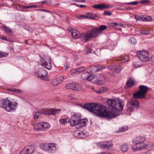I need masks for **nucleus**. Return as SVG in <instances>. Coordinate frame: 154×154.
Listing matches in <instances>:
<instances>
[{"label": "nucleus", "mask_w": 154, "mask_h": 154, "mask_svg": "<svg viewBox=\"0 0 154 154\" xmlns=\"http://www.w3.org/2000/svg\"><path fill=\"white\" fill-rule=\"evenodd\" d=\"M109 108L116 112L111 111L107 110L103 108V106H100L96 103H86L84 105H80V106L86 109L92 113H94L97 116L112 119L119 115L117 112L122 111L125 105L124 102L121 99L118 98L115 100H109L107 101Z\"/></svg>", "instance_id": "nucleus-1"}, {"label": "nucleus", "mask_w": 154, "mask_h": 154, "mask_svg": "<svg viewBox=\"0 0 154 154\" xmlns=\"http://www.w3.org/2000/svg\"><path fill=\"white\" fill-rule=\"evenodd\" d=\"M2 104V108L6 111L10 112H15L18 106L17 101H10L7 98L3 99Z\"/></svg>", "instance_id": "nucleus-2"}, {"label": "nucleus", "mask_w": 154, "mask_h": 154, "mask_svg": "<svg viewBox=\"0 0 154 154\" xmlns=\"http://www.w3.org/2000/svg\"><path fill=\"white\" fill-rule=\"evenodd\" d=\"M146 140V137L144 136H139L134 138L132 141V142L134 144L132 146L131 149L134 151L142 149L139 147H142Z\"/></svg>", "instance_id": "nucleus-3"}, {"label": "nucleus", "mask_w": 154, "mask_h": 154, "mask_svg": "<svg viewBox=\"0 0 154 154\" xmlns=\"http://www.w3.org/2000/svg\"><path fill=\"white\" fill-rule=\"evenodd\" d=\"M97 27H95L88 32H84L82 35V37L84 38L86 42H88V40L92 38H95L98 36L100 34Z\"/></svg>", "instance_id": "nucleus-4"}, {"label": "nucleus", "mask_w": 154, "mask_h": 154, "mask_svg": "<svg viewBox=\"0 0 154 154\" xmlns=\"http://www.w3.org/2000/svg\"><path fill=\"white\" fill-rule=\"evenodd\" d=\"M40 57L41 60L39 64L48 70L51 69L52 67L50 58L47 55L43 54L41 55Z\"/></svg>", "instance_id": "nucleus-5"}, {"label": "nucleus", "mask_w": 154, "mask_h": 154, "mask_svg": "<svg viewBox=\"0 0 154 154\" xmlns=\"http://www.w3.org/2000/svg\"><path fill=\"white\" fill-rule=\"evenodd\" d=\"M140 90L133 95V97L136 99H142L145 97V94H146L149 90L147 86L144 85L139 86Z\"/></svg>", "instance_id": "nucleus-6"}, {"label": "nucleus", "mask_w": 154, "mask_h": 154, "mask_svg": "<svg viewBox=\"0 0 154 154\" xmlns=\"http://www.w3.org/2000/svg\"><path fill=\"white\" fill-rule=\"evenodd\" d=\"M129 104L130 106H128L126 109L127 114L130 115L131 112L139 108V102L137 100H131L129 102Z\"/></svg>", "instance_id": "nucleus-7"}, {"label": "nucleus", "mask_w": 154, "mask_h": 154, "mask_svg": "<svg viewBox=\"0 0 154 154\" xmlns=\"http://www.w3.org/2000/svg\"><path fill=\"white\" fill-rule=\"evenodd\" d=\"M138 58L142 62H146L149 60L148 53L146 51H140L137 53Z\"/></svg>", "instance_id": "nucleus-8"}, {"label": "nucleus", "mask_w": 154, "mask_h": 154, "mask_svg": "<svg viewBox=\"0 0 154 154\" xmlns=\"http://www.w3.org/2000/svg\"><path fill=\"white\" fill-rule=\"evenodd\" d=\"M81 117V115L79 113H73L70 119V125L73 127L75 126V124L77 122V120L80 119Z\"/></svg>", "instance_id": "nucleus-9"}, {"label": "nucleus", "mask_w": 154, "mask_h": 154, "mask_svg": "<svg viewBox=\"0 0 154 154\" xmlns=\"http://www.w3.org/2000/svg\"><path fill=\"white\" fill-rule=\"evenodd\" d=\"M61 109H46L40 111L41 114L45 115H55L59 113Z\"/></svg>", "instance_id": "nucleus-10"}, {"label": "nucleus", "mask_w": 154, "mask_h": 154, "mask_svg": "<svg viewBox=\"0 0 154 154\" xmlns=\"http://www.w3.org/2000/svg\"><path fill=\"white\" fill-rule=\"evenodd\" d=\"M35 150V148L32 146H26L20 151V154H31Z\"/></svg>", "instance_id": "nucleus-11"}, {"label": "nucleus", "mask_w": 154, "mask_h": 154, "mask_svg": "<svg viewBox=\"0 0 154 154\" xmlns=\"http://www.w3.org/2000/svg\"><path fill=\"white\" fill-rule=\"evenodd\" d=\"M97 145L99 147L102 148H109L112 146V143L109 141L101 142L97 143Z\"/></svg>", "instance_id": "nucleus-12"}, {"label": "nucleus", "mask_w": 154, "mask_h": 154, "mask_svg": "<svg viewBox=\"0 0 154 154\" xmlns=\"http://www.w3.org/2000/svg\"><path fill=\"white\" fill-rule=\"evenodd\" d=\"M68 30L71 32L72 36L74 39L78 38L80 37L83 40H85L84 38L82 37V35L83 33L80 34L79 31L73 29Z\"/></svg>", "instance_id": "nucleus-13"}, {"label": "nucleus", "mask_w": 154, "mask_h": 154, "mask_svg": "<svg viewBox=\"0 0 154 154\" xmlns=\"http://www.w3.org/2000/svg\"><path fill=\"white\" fill-rule=\"evenodd\" d=\"M47 75V72L46 70L42 69L41 71H38L35 74V75L43 80L45 79V76Z\"/></svg>", "instance_id": "nucleus-14"}, {"label": "nucleus", "mask_w": 154, "mask_h": 154, "mask_svg": "<svg viewBox=\"0 0 154 154\" xmlns=\"http://www.w3.org/2000/svg\"><path fill=\"white\" fill-rule=\"evenodd\" d=\"M64 79V77L63 76H59L53 80L51 83L54 86H56L61 83Z\"/></svg>", "instance_id": "nucleus-15"}, {"label": "nucleus", "mask_w": 154, "mask_h": 154, "mask_svg": "<svg viewBox=\"0 0 154 154\" xmlns=\"http://www.w3.org/2000/svg\"><path fill=\"white\" fill-rule=\"evenodd\" d=\"M104 67L103 66L98 65L97 66H92L89 68L90 71L92 73L96 72L99 71L101 69H103Z\"/></svg>", "instance_id": "nucleus-16"}, {"label": "nucleus", "mask_w": 154, "mask_h": 154, "mask_svg": "<svg viewBox=\"0 0 154 154\" xmlns=\"http://www.w3.org/2000/svg\"><path fill=\"white\" fill-rule=\"evenodd\" d=\"M105 78L103 75H99L98 79L94 80V83L99 85H102L105 82Z\"/></svg>", "instance_id": "nucleus-17"}, {"label": "nucleus", "mask_w": 154, "mask_h": 154, "mask_svg": "<svg viewBox=\"0 0 154 154\" xmlns=\"http://www.w3.org/2000/svg\"><path fill=\"white\" fill-rule=\"evenodd\" d=\"M88 120L86 119H79L77 120V122L75 124V126L78 125L79 127L78 128H81L86 125V123Z\"/></svg>", "instance_id": "nucleus-18"}, {"label": "nucleus", "mask_w": 154, "mask_h": 154, "mask_svg": "<svg viewBox=\"0 0 154 154\" xmlns=\"http://www.w3.org/2000/svg\"><path fill=\"white\" fill-rule=\"evenodd\" d=\"M57 148L56 147V144L54 143H49L47 151L50 153H54L56 152Z\"/></svg>", "instance_id": "nucleus-19"}, {"label": "nucleus", "mask_w": 154, "mask_h": 154, "mask_svg": "<svg viewBox=\"0 0 154 154\" xmlns=\"http://www.w3.org/2000/svg\"><path fill=\"white\" fill-rule=\"evenodd\" d=\"M110 5H107L106 4H95L93 6L94 8H97L100 10L110 8Z\"/></svg>", "instance_id": "nucleus-20"}, {"label": "nucleus", "mask_w": 154, "mask_h": 154, "mask_svg": "<svg viewBox=\"0 0 154 154\" xmlns=\"http://www.w3.org/2000/svg\"><path fill=\"white\" fill-rule=\"evenodd\" d=\"M150 1L149 0H142L139 2L137 1H135L130 2L126 3L125 4L127 5H135L137 4L138 3L144 4L146 3H150Z\"/></svg>", "instance_id": "nucleus-21"}, {"label": "nucleus", "mask_w": 154, "mask_h": 154, "mask_svg": "<svg viewBox=\"0 0 154 154\" xmlns=\"http://www.w3.org/2000/svg\"><path fill=\"white\" fill-rule=\"evenodd\" d=\"M128 60L129 57L128 56L122 55L118 57L116 60L119 63H123L128 61Z\"/></svg>", "instance_id": "nucleus-22"}, {"label": "nucleus", "mask_w": 154, "mask_h": 154, "mask_svg": "<svg viewBox=\"0 0 154 154\" xmlns=\"http://www.w3.org/2000/svg\"><path fill=\"white\" fill-rule=\"evenodd\" d=\"M85 17L88 19H95V17H98L97 15L93 13L88 12L87 13Z\"/></svg>", "instance_id": "nucleus-23"}, {"label": "nucleus", "mask_w": 154, "mask_h": 154, "mask_svg": "<svg viewBox=\"0 0 154 154\" xmlns=\"http://www.w3.org/2000/svg\"><path fill=\"white\" fill-rule=\"evenodd\" d=\"M2 27L4 29V31L8 35L11 36L12 35L13 32L10 28L6 26L5 25H3Z\"/></svg>", "instance_id": "nucleus-24"}, {"label": "nucleus", "mask_w": 154, "mask_h": 154, "mask_svg": "<svg viewBox=\"0 0 154 154\" xmlns=\"http://www.w3.org/2000/svg\"><path fill=\"white\" fill-rule=\"evenodd\" d=\"M41 125L42 131H45L48 129L50 126L49 123L44 122H41Z\"/></svg>", "instance_id": "nucleus-25"}, {"label": "nucleus", "mask_w": 154, "mask_h": 154, "mask_svg": "<svg viewBox=\"0 0 154 154\" xmlns=\"http://www.w3.org/2000/svg\"><path fill=\"white\" fill-rule=\"evenodd\" d=\"M82 90V86L77 83H74L73 91H80Z\"/></svg>", "instance_id": "nucleus-26"}, {"label": "nucleus", "mask_w": 154, "mask_h": 154, "mask_svg": "<svg viewBox=\"0 0 154 154\" xmlns=\"http://www.w3.org/2000/svg\"><path fill=\"white\" fill-rule=\"evenodd\" d=\"M129 146L128 144L125 143L122 145L120 147V150L122 151L125 152L127 151L129 149Z\"/></svg>", "instance_id": "nucleus-27"}, {"label": "nucleus", "mask_w": 154, "mask_h": 154, "mask_svg": "<svg viewBox=\"0 0 154 154\" xmlns=\"http://www.w3.org/2000/svg\"><path fill=\"white\" fill-rule=\"evenodd\" d=\"M70 119L68 118H66L64 119H61L59 120V123L61 125H64L66 123L70 122Z\"/></svg>", "instance_id": "nucleus-28"}, {"label": "nucleus", "mask_w": 154, "mask_h": 154, "mask_svg": "<svg viewBox=\"0 0 154 154\" xmlns=\"http://www.w3.org/2000/svg\"><path fill=\"white\" fill-rule=\"evenodd\" d=\"M33 128L34 129L35 131H42V129H41V122L34 125Z\"/></svg>", "instance_id": "nucleus-29"}, {"label": "nucleus", "mask_w": 154, "mask_h": 154, "mask_svg": "<svg viewBox=\"0 0 154 154\" xmlns=\"http://www.w3.org/2000/svg\"><path fill=\"white\" fill-rule=\"evenodd\" d=\"M154 144L153 143L148 142L146 143H144L143 146L141 147H139L140 148H142V149L146 148H150L152 147Z\"/></svg>", "instance_id": "nucleus-30"}, {"label": "nucleus", "mask_w": 154, "mask_h": 154, "mask_svg": "<svg viewBox=\"0 0 154 154\" xmlns=\"http://www.w3.org/2000/svg\"><path fill=\"white\" fill-rule=\"evenodd\" d=\"M48 145V143H42L39 145V147L43 150L47 151Z\"/></svg>", "instance_id": "nucleus-31"}, {"label": "nucleus", "mask_w": 154, "mask_h": 154, "mask_svg": "<svg viewBox=\"0 0 154 154\" xmlns=\"http://www.w3.org/2000/svg\"><path fill=\"white\" fill-rule=\"evenodd\" d=\"M113 71L116 73H119L122 69V67L120 65H118L113 66Z\"/></svg>", "instance_id": "nucleus-32"}, {"label": "nucleus", "mask_w": 154, "mask_h": 154, "mask_svg": "<svg viewBox=\"0 0 154 154\" xmlns=\"http://www.w3.org/2000/svg\"><path fill=\"white\" fill-rule=\"evenodd\" d=\"M134 80L132 78H130L128 80L126 84L128 87H130L134 85Z\"/></svg>", "instance_id": "nucleus-33"}, {"label": "nucleus", "mask_w": 154, "mask_h": 154, "mask_svg": "<svg viewBox=\"0 0 154 154\" xmlns=\"http://www.w3.org/2000/svg\"><path fill=\"white\" fill-rule=\"evenodd\" d=\"M107 88L105 87H103L99 89V91L97 92L99 94L106 92V91Z\"/></svg>", "instance_id": "nucleus-34"}, {"label": "nucleus", "mask_w": 154, "mask_h": 154, "mask_svg": "<svg viewBox=\"0 0 154 154\" xmlns=\"http://www.w3.org/2000/svg\"><path fill=\"white\" fill-rule=\"evenodd\" d=\"M74 84L73 83H68L66 85V87L67 89H71L73 90Z\"/></svg>", "instance_id": "nucleus-35"}, {"label": "nucleus", "mask_w": 154, "mask_h": 154, "mask_svg": "<svg viewBox=\"0 0 154 154\" xmlns=\"http://www.w3.org/2000/svg\"><path fill=\"white\" fill-rule=\"evenodd\" d=\"M88 73H84L82 74L81 77V79L83 80H87L88 77Z\"/></svg>", "instance_id": "nucleus-36"}, {"label": "nucleus", "mask_w": 154, "mask_h": 154, "mask_svg": "<svg viewBox=\"0 0 154 154\" xmlns=\"http://www.w3.org/2000/svg\"><path fill=\"white\" fill-rule=\"evenodd\" d=\"M107 29V26L105 25H101L99 26L98 28V30L100 33L101 32V31L106 29Z\"/></svg>", "instance_id": "nucleus-37"}, {"label": "nucleus", "mask_w": 154, "mask_h": 154, "mask_svg": "<svg viewBox=\"0 0 154 154\" xmlns=\"http://www.w3.org/2000/svg\"><path fill=\"white\" fill-rule=\"evenodd\" d=\"M41 114V113L40 111L35 112L34 115V119H37L40 116Z\"/></svg>", "instance_id": "nucleus-38"}, {"label": "nucleus", "mask_w": 154, "mask_h": 154, "mask_svg": "<svg viewBox=\"0 0 154 154\" xmlns=\"http://www.w3.org/2000/svg\"><path fill=\"white\" fill-rule=\"evenodd\" d=\"M86 67L84 66L81 67L77 69L79 74L85 71L86 70Z\"/></svg>", "instance_id": "nucleus-39"}, {"label": "nucleus", "mask_w": 154, "mask_h": 154, "mask_svg": "<svg viewBox=\"0 0 154 154\" xmlns=\"http://www.w3.org/2000/svg\"><path fill=\"white\" fill-rule=\"evenodd\" d=\"M139 33L143 35H146L150 34L149 31L145 30H140L139 31Z\"/></svg>", "instance_id": "nucleus-40"}, {"label": "nucleus", "mask_w": 154, "mask_h": 154, "mask_svg": "<svg viewBox=\"0 0 154 154\" xmlns=\"http://www.w3.org/2000/svg\"><path fill=\"white\" fill-rule=\"evenodd\" d=\"M129 41V42L132 45H134L137 42L136 39L133 37H131Z\"/></svg>", "instance_id": "nucleus-41"}, {"label": "nucleus", "mask_w": 154, "mask_h": 154, "mask_svg": "<svg viewBox=\"0 0 154 154\" xmlns=\"http://www.w3.org/2000/svg\"><path fill=\"white\" fill-rule=\"evenodd\" d=\"M128 129V127L127 126L123 127L121 128H120L119 129V132H123L125 131H126Z\"/></svg>", "instance_id": "nucleus-42"}, {"label": "nucleus", "mask_w": 154, "mask_h": 154, "mask_svg": "<svg viewBox=\"0 0 154 154\" xmlns=\"http://www.w3.org/2000/svg\"><path fill=\"white\" fill-rule=\"evenodd\" d=\"M71 74L72 75H75L79 74L78 72L77 69L72 70L70 72Z\"/></svg>", "instance_id": "nucleus-43"}, {"label": "nucleus", "mask_w": 154, "mask_h": 154, "mask_svg": "<svg viewBox=\"0 0 154 154\" xmlns=\"http://www.w3.org/2000/svg\"><path fill=\"white\" fill-rule=\"evenodd\" d=\"M8 55V53L0 51V57H5Z\"/></svg>", "instance_id": "nucleus-44"}, {"label": "nucleus", "mask_w": 154, "mask_h": 154, "mask_svg": "<svg viewBox=\"0 0 154 154\" xmlns=\"http://www.w3.org/2000/svg\"><path fill=\"white\" fill-rule=\"evenodd\" d=\"M94 79L95 78H94V76L93 75H89L88 73V78L87 80L88 81H91L93 79L95 80Z\"/></svg>", "instance_id": "nucleus-45"}, {"label": "nucleus", "mask_w": 154, "mask_h": 154, "mask_svg": "<svg viewBox=\"0 0 154 154\" xmlns=\"http://www.w3.org/2000/svg\"><path fill=\"white\" fill-rule=\"evenodd\" d=\"M143 20L146 21H152V18L150 16H146L145 17H143Z\"/></svg>", "instance_id": "nucleus-46"}, {"label": "nucleus", "mask_w": 154, "mask_h": 154, "mask_svg": "<svg viewBox=\"0 0 154 154\" xmlns=\"http://www.w3.org/2000/svg\"><path fill=\"white\" fill-rule=\"evenodd\" d=\"M8 91L9 92H20L21 90L18 89H9Z\"/></svg>", "instance_id": "nucleus-47"}, {"label": "nucleus", "mask_w": 154, "mask_h": 154, "mask_svg": "<svg viewBox=\"0 0 154 154\" xmlns=\"http://www.w3.org/2000/svg\"><path fill=\"white\" fill-rule=\"evenodd\" d=\"M135 18L137 20H140L142 21L143 20V17H142L137 15H136L135 16Z\"/></svg>", "instance_id": "nucleus-48"}, {"label": "nucleus", "mask_w": 154, "mask_h": 154, "mask_svg": "<svg viewBox=\"0 0 154 154\" xmlns=\"http://www.w3.org/2000/svg\"><path fill=\"white\" fill-rule=\"evenodd\" d=\"M103 14L105 15L110 16L112 15V13L108 11H105L103 13Z\"/></svg>", "instance_id": "nucleus-49"}, {"label": "nucleus", "mask_w": 154, "mask_h": 154, "mask_svg": "<svg viewBox=\"0 0 154 154\" xmlns=\"http://www.w3.org/2000/svg\"><path fill=\"white\" fill-rule=\"evenodd\" d=\"M133 66L135 68H137L140 66L138 64V63L134 62L133 63Z\"/></svg>", "instance_id": "nucleus-50"}, {"label": "nucleus", "mask_w": 154, "mask_h": 154, "mask_svg": "<svg viewBox=\"0 0 154 154\" xmlns=\"http://www.w3.org/2000/svg\"><path fill=\"white\" fill-rule=\"evenodd\" d=\"M86 51L87 52L86 54H88L90 53L91 51V48H87L85 49Z\"/></svg>", "instance_id": "nucleus-51"}, {"label": "nucleus", "mask_w": 154, "mask_h": 154, "mask_svg": "<svg viewBox=\"0 0 154 154\" xmlns=\"http://www.w3.org/2000/svg\"><path fill=\"white\" fill-rule=\"evenodd\" d=\"M35 6L34 5L29 6H24L23 8H32L33 7H35Z\"/></svg>", "instance_id": "nucleus-52"}, {"label": "nucleus", "mask_w": 154, "mask_h": 154, "mask_svg": "<svg viewBox=\"0 0 154 154\" xmlns=\"http://www.w3.org/2000/svg\"><path fill=\"white\" fill-rule=\"evenodd\" d=\"M73 4L76 5L78 7H79L80 8H83L84 7H86V5H77L76 4Z\"/></svg>", "instance_id": "nucleus-53"}, {"label": "nucleus", "mask_w": 154, "mask_h": 154, "mask_svg": "<svg viewBox=\"0 0 154 154\" xmlns=\"http://www.w3.org/2000/svg\"><path fill=\"white\" fill-rule=\"evenodd\" d=\"M113 66H112L109 65L108 66V69L109 70H111L113 71Z\"/></svg>", "instance_id": "nucleus-54"}, {"label": "nucleus", "mask_w": 154, "mask_h": 154, "mask_svg": "<svg viewBox=\"0 0 154 154\" xmlns=\"http://www.w3.org/2000/svg\"><path fill=\"white\" fill-rule=\"evenodd\" d=\"M118 24L117 23H112L111 24V26H117Z\"/></svg>", "instance_id": "nucleus-55"}, {"label": "nucleus", "mask_w": 154, "mask_h": 154, "mask_svg": "<svg viewBox=\"0 0 154 154\" xmlns=\"http://www.w3.org/2000/svg\"><path fill=\"white\" fill-rule=\"evenodd\" d=\"M1 38L2 39L5 40V41H8L9 42L10 41V40H8V39L7 38V37H2Z\"/></svg>", "instance_id": "nucleus-56"}, {"label": "nucleus", "mask_w": 154, "mask_h": 154, "mask_svg": "<svg viewBox=\"0 0 154 154\" xmlns=\"http://www.w3.org/2000/svg\"><path fill=\"white\" fill-rule=\"evenodd\" d=\"M3 99L0 100V106H1L2 108L3 106Z\"/></svg>", "instance_id": "nucleus-57"}, {"label": "nucleus", "mask_w": 154, "mask_h": 154, "mask_svg": "<svg viewBox=\"0 0 154 154\" xmlns=\"http://www.w3.org/2000/svg\"><path fill=\"white\" fill-rule=\"evenodd\" d=\"M39 10L42 11H45V12H51V11H49L47 10H45L43 9H39Z\"/></svg>", "instance_id": "nucleus-58"}, {"label": "nucleus", "mask_w": 154, "mask_h": 154, "mask_svg": "<svg viewBox=\"0 0 154 154\" xmlns=\"http://www.w3.org/2000/svg\"><path fill=\"white\" fill-rule=\"evenodd\" d=\"M46 2H47L46 1H43V2H42V4H44L46 3Z\"/></svg>", "instance_id": "nucleus-59"}, {"label": "nucleus", "mask_w": 154, "mask_h": 154, "mask_svg": "<svg viewBox=\"0 0 154 154\" xmlns=\"http://www.w3.org/2000/svg\"><path fill=\"white\" fill-rule=\"evenodd\" d=\"M66 70L69 68V67L67 65H66Z\"/></svg>", "instance_id": "nucleus-60"}, {"label": "nucleus", "mask_w": 154, "mask_h": 154, "mask_svg": "<svg viewBox=\"0 0 154 154\" xmlns=\"http://www.w3.org/2000/svg\"><path fill=\"white\" fill-rule=\"evenodd\" d=\"M45 16L43 15L41 17V18L42 19H44L45 18Z\"/></svg>", "instance_id": "nucleus-61"}, {"label": "nucleus", "mask_w": 154, "mask_h": 154, "mask_svg": "<svg viewBox=\"0 0 154 154\" xmlns=\"http://www.w3.org/2000/svg\"><path fill=\"white\" fill-rule=\"evenodd\" d=\"M37 154H42V153H38Z\"/></svg>", "instance_id": "nucleus-62"}]
</instances>
